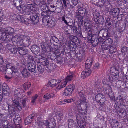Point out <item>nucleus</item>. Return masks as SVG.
Returning a JSON list of instances; mask_svg holds the SVG:
<instances>
[{
    "instance_id": "1",
    "label": "nucleus",
    "mask_w": 128,
    "mask_h": 128,
    "mask_svg": "<svg viewBox=\"0 0 128 128\" xmlns=\"http://www.w3.org/2000/svg\"><path fill=\"white\" fill-rule=\"evenodd\" d=\"M80 99L76 103L77 107V111L76 112L77 122L80 128H84L86 127L85 122L83 120H80L81 118H84L87 112L86 110L82 108L84 105L86 104V98L84 96V91L82 90L80 92L78 91Z\"/></svg>"
},
{
    "instance_id": "2",
    "label": "nucleus",
    "mask_w": 128,
    "mask_h": 128,
    "mask_svg": "<svg viewBox=\"0 0 128 128\" xmlns=\"http://www.w3.org/2000/svg\"><path fill=\"white\" fill-rule=\"evenodd\" d=\"M36 122L38 125V128H54L55 126L54 123H50L47 120H42L40 118H38Z\"/></svg>"
},
{
    "instance_id": "3",
    "label": "nucleus",
    "mask_w": 128,
    "mask_h": 128,
    "mask_svg": "<svg viewBox=\"0 0 128 128\" xmlns=\"http://www.w3.org/2000/svg\"><path fill=\"white\" fill-rule=\"evenodd\" d=\"M92 60L90 58L88 59L86 61V67L88 69H85L81 73V77L82 79H84L90 75L91 73V71L89 68L90 67L92 64Z\"/></svg>"
},
{
    "instance_id": "4",
    "label": "nucleus",
    "mask_w": 128,
    "mask_h": 128,
    "mask_svg": "<svg viewBox=\"0 0 128 128\" xmlns=\"http://www.w3.org/2000/svg\"><path fill=\"white\" fill-rule=\"evenodd\" d=\"M20 11L22 12L25 14H33L34 12L33 8H34V6L32 4H29L25 5L20 6Z\"/></svg>"
},
{
    "instance_id": "5",
    "label": "nucleus",
    "mask_w": 128,
    "mask_h": 128,
    "mask_svg": "<svg viewBox=\"0 0 128 128\" xmlns=\"http://www.w3.org/2000/svg\"><path fill=\"white\" fill-rule=\"evenodd\" d=\"M0 69L1 71H5L9 74H14L16 72V68L12 66L11 64H6V66H2L0 67Z\"/></svg>"
},
{
    "instance_id": "6",
    "label": "nucleus",
    "mask_w": 128,
    "mask_h": 128,
    "mask_svg": "<svg viewBox=\"0 0 128 128\" xmlns=\"http://www.w3.org/2000/svg\"><path fill=\"white\" fill-rule=\"evenodd\" d=\"M46 6L48 9L51 11H54L56 8V6L54 5L55 4H62L61 0H48Z\"/></svg>"
},
{
    "instance_id": "7",
    "label": "nucleus",
    "mask_w": 128,
    "mask_h": 128,
    "mask_svg": "<svg viewBox=\"0 0 128 128\" xmlns=\"http://www.w3.org/2000/svg\"><path fill=\"white\" fill-rule=\"evenodd\" d=\"M30 38L26 36H24L20 34L16 35L15 36L12 38V41L14 40V42H23L22 40H26L28 41L29 40Z\"/></svg>"
},
{
    "instance_id": "8",
    "label": "nucleus",
    "mask_w": 128,
    "mask_h": 128,
    "mask_svg": "<svg viewBox=\"0 0 128 128\" xmlns=\"http://www.w3.org/2000/svg\"><path fill=\"white\" fill-rule=\"evenodd\" d=\"M74 85L73 84L70 85L66 88L64 92V94L66 96H67L70 94L72 91L74 89Z\"/></svg>"
},
{
    "instance_id": "9",
    "label": "nucleus",
    "mask_w": 128,
    "mask_h": 128,
    "mask_svg": "<svg viewBox=\"0 0 128 128\" xmlns=\"http://www.w3.org/2000/svg\"><path fill=\"white\" fill-rule=\"evenodd\" d=\"M57 89L60 90L62 88L64 87L66 85L67 83L66 81L64 80H57Z\"/></svg>"
},
{
    "instance_id": "10",
    "label": "nucleus",
    "mask_w": 128,
    "mask_h": 128,
    "mask_svg": "<svg viewBox=\"0 0 128 128\" xmlns=\"http://www.w3.org/2000/svg\"><path fill=\"white\" fill-rule=\"evenodd\" d=\"M39 17L38 15L35 14L33 16H30V20L33 24H35L39 21Z\"/></svg>"
},
{
    "instance_id": "11",
    "label": "nucleus",
    "mask_w": 128,
    "mask_h": 128,
    "mask_svg": "<svg viewBox=\"0 0 128 128\" xmlns=\"http://www.w3.org/2000/svg\"><path fill=\"white\" fill-rule=\"evenodd\" d=\"M4 88L2 89V92L3 94L6 96L8 95L10 93V90L6 84H3Z\"/></svg>"
},
{
    "instance_id": "12",
    "label": "nucleus",
    "mask_w": 128,
    "mask_h": 128,
    "mask_svg": "<svg viewBox=\"0 0 128 128\" xmlns=\"http://www.w3.org/2000/svg\"><path fill=\"white\" fill-rule=\"evenodd\" d=\"M34 2L36 5L39 6L41 7L43 6L44 7V8H45V5L46 6L47 2L46 3L44 0H34Z\"/></svg>"
},
{
    "instance_id": "13",
    "label": "nucleus",
    "mask_w": 128,
    "mask_h": 128,
    "mask_svg": "<svg viewBox=\"0 0 128 128\" xmlns=\"http://www.w3.org/2000/svg\"><path fill=\"white\" fill-rule=\"evenodd\" d=\"M18 49L19 53L21 55H26L28 52V50L25 47H19Z\"/></svg>"
},
{
    "instance_id": "14",
    "label": "nucleus",
    "mask_w": 128,
    "mask_h": 128,
    "mask_svg": "<svg viewBox=\"0 0 128 128\" xmlns=\"http://www.w3.org/2000/svg\"><path fill=\"white\" fill-rule=\"evenodd\" d=\"M68 128H76L77 127L75 122L71 119L68 121Z\"/></svg>"
},
{
    "instance_id": "15",
    "label": "nucleus",
    "mask_w": 128,
    "mask_h": 128,
    "mask_svg": "<svg viewBox=\"0 0 128 128\" xmlns=\"http://www.w3.org/2000/svg\"><path fill=\"white\" fill-rule=\"evenodd\" d=\"M120 9L118 8H113L110 10V13L113 16H115L119 14Z\"/></svg>"
},
{
    "instance_id": "16",
    "label": "nucleus",
    "mask_w": 128,
    "mask_h": 128,
    "mask_svg": "<svg viewBox=\"0 0 128 128\" xmlns=\"http://www.w3.org/2000/svg\"><path fill=\"white\" fill-rule=\"evenodd\" d=\"M57 80L53 79L50 80L48 83L47 86L48 87H54L57 85Z\"/></svg>"
},
{
    "instance_id": "17",
    "label": "nucleus",
    "mask_w": 128,
    "mask_h": 128,
    "mask_svg": "<svg viewBox=\"0 0 128 128\" xmlns=\"http://www.w3.org/2000/svg\"><path fill=\"white\" fill-rule=\"evenodd\" d=\"M14 31V30L13 28L9 27L3 30L2 32H4L5 34H8V35H11L12 34Z\"/></svg>"
},
{
    "instance_id": "18",
    "label": "nucleus",
    "mask_w": 128,
    "mask_h": 128,
    "mask_svg": "<svg viewBox=\"0 0 128 128\" xmlns=\"http://www.w3.org/2000/svg\"><path fill=\"white\" fill-rule=\"evenodd\" d=\"M28 70L32 72H34L36 68V64L30 62L28 64Z\"/></svg>"
},
{
    "instance_id": "19",
    "label": "nucleus",
    "mask_w": 128,
    "mask_h": 128,
    "mask_svg": "<svg viewBox=\"0 0 128 128\" xmlns=\"http://www.w3.org/2000/svg\"><path fill=\"white\" fill-rule=\"evenodd\" d=\"M41 46L42 49L46 52H47L50 50L48 45L46 43L42 42L41 44Z\"/></svg>"
},
{
    "instance_id": "20",
    "label": "nucleus",
    "mask_w": 128,
    "mask_h": 128,
    "mask_svg": "<svg viewBox=\"0 0 128 128\" xmlns=\"http://www.w3.org/2000/svg\"><path fill=\"white\" fill-rule=\"evenodd\" d=\"M8 49L12 53H15L17 52L18 48L15 46H12L8 47Z\"/></svg>"
},
{
    "instance_id": "21",
    "label": "nucleus",
    "mask_w": 128,
    "mask_h": 128,
    "mask_svg": "<svg viewBox=\"0 0 128 128\" xmlns=\"http://www.w3.org/2000/svg\"><path fill=\"white\" fill-rule=\"evenodd\" d=\"M12 106V108H14L15 107L20 110H21L22 109L21 107L18 102L15 100H13Z\"/></svg>"
},
{
    "instance_id": "22",
    "label": "nucleus",
    "mask_w": 128,
    "mask_h": 128,
    "mask_svg": "<svg viewBox=\"0 0 128 128\" xmlns=\"http://www.w3.org/2000/svg\"><path fill=\"white\" fill-rule=\"evenodd\" d=\"M74 76V73L71 72L70 74L68 75L65 79L64 80H65L66 83H67L68 82L71 81L72 80Z\"/></svg>"
},
{
    "instance_id": "23",
    "label": "nucleus",
    "mask_w": 128,
    "mask_h": 128,
    "mask_svg": "<svg viewBox=\"0 0 128 128\" xmlns=\"http://www.w3.org/2000/svg\"><path fill=\"white\" fill-rule=\"evenodd\" d=\"M33 116H28L24 120V123L25 124H29L32 120Z\"/></svg>"
},
{
    "instance_id": "24",
    "label": "nucleus",
    "mask_w": 128,
    "mask_h": 128,
    "mask_svg": "<svg viewBox=\"0 0 128 128\" xmlns=\"http://www.w3.org/2000/svg\"><path fill=\"white\" fill-rule=\"evenodd\" d=\"M22 74L24 77H28L30 74L28 70L26 68H24L22 72Z\"/></svg>"
},
{
    "instance_id": "25",
    "label": "nucleus",
    "mask_w": 128,
    "mask_h": 128,
    "mask_svg": "<svg viewBox=\"0 0 128 128\" xmlns=\"http://www.w3.org/2000/svg\"><path fill=\"white\" fill-rule=\"evenodd\" d=\"M54 96V95L52 93H47L44 95V98L48 100L51 98H53Z\"/></svg>"
},
{
    "instance_id": "26",
    "label": "nucleus",
    "mask_w": 128,
    "mask_h": 128,
    "mask_svg": "<svg viewBox=\"0 0 128 128\" xmlns=\"http://www.w3.org/2000/svg\"><path fill=\"white\" fill-rule=\"evenodd\" d=\"M14 121L16 124L18 125L20 123V116L18 115L15 116Z\"/></svg>"
},
{
    "instance_id": "27",
    "label": "nucleus",
    "mask_w": 128,
    "mask_h": 128,
    "mask_svg": "<svg viewBox=\"0 0 128 128\" xmlns=\"http://www.w3.org/2000/svg\"><path fill=\"white\" fill-rule=\"evenodd\" d=\"M41 15L43 16L42 21L44 22L47 20L46 18H48V16L47 15V12L46 11L42 12L41 13Z\"/></svg>"
},
{
    "instance_id": "28",
    "label": "nucleus",
    "mask_w": 128,
    "mask_h": 128,
    "mask_svg": "<svg viewBox=\"0 0 128 128\" xmlns=\"http://www.w3.org/2000/svg\"><path fill=\"white\" fill-rule=\"evenodd\" d=\"M2 35L1 36V37L3 39H4L6 40H9V36L8 35V34H5L4 32H2Z\"/></svg>"
},
{
    "instance_id": "29",
    "label": "nucleus",
    "mask_w": 128,
    "mask_h": 128,
    "mask_svg": "<svg viewBox=\"0 0 128 128\" xmlns=\"http://www.w3.org/2000/svg\"><path fill=\"white\" fill-rule=\"evenodd\" d=\"M16 0V2L14 3V4L18 8H19L18 7L19 6L20 9H18L20 10V6L21 5L22 6L24 5H21V4L22 3V1L21 0Z\"/></svg>"
},
{
    "instance_id": "30",
    "label": "nucleus",
    "mask_w": 128,
    "mask_h": 128,
    "mask_svg": "<svg viewBox=\"0 0 128 128\" xmlns=\"http://www.w3.org/2000/svg\"><path fill=\"white\" fill-rule=\"evenodd\" d=\"M93 37L91 33H90V34L88 33L86 38L87 40L89 42H90L92 41H94V39H93Z\"/></svg>"
},
{
    "instance_id": "31",
    "label": "nucleus",
    "mask_w": 128,
    "mask_h": 128,
    "mask_svg": "<svg viewBox=\"0 0 128 128\" xmlns=\"http://www.w3.org/2000/svg\"><path fill=\"white\" fill-rule=\"evenodd\" d=\"M31 83L30 82H26L24 83L23 86L25 90L28 89L30 86Z\"/></svg>"
},
{
    "instance_id": "32",
    "label": "nucleus",
    "mask_w": 128,
    "mask_h": 128,
    "mask_svg": "<svg viewBox=\"0 0 128 128\" xmlns=\"http://www.w3.org/2000/svg\"><path fill=\"white\" fill-rule=\"evenodd\" d=\"M47 23L48 25L50 27H52L55 25L54 21L52 20H51L50 21L49 20H48L47 22Z\"/></svg>"
},
{
    "instance_id": "33",
    "label": "nucleus",
    "mask_w": 128,
    "mask_h": 128,
    "mask_svg": "<svg viewBox=\"0 0 128 128\" xmlns=\"http://www.w3.org/2000/svg\"><path fill=\"white\" fill-rule=\"evenodd\" d=\"M38 95L37 94H36L32 96L31 99V102L33 104L35 103L38 98Z\"/></svg>"
},
{
    "instance_id": "34",
    "label": "nucleus",
    "mask_w": 128,
    "mask_h": 128,
    "mask_svg": "<svg viewBox=\"0 0 128 128\" xmlns=\"http://www.w3.org/2000/svg\"><path fill=\"white\" fill-rule=\"evenodd\" d=\"M112 39L110 38H108L107 40H106L103 42L110 46L112 43Z\"/></svg>"
},
{
    "instance_id": "35",
    "label": "nucleus",
    "mask_w": 128,
    "mask_h": 128,
    "mask_svg": "<svg viewBox=\"0 0 128 128\" xmlns=\"http://www.w3.org/2000/svg\"><path fill=\"white\" fill-rule=\"evenodd\" d=\"M104 96H103L102 94H98L96 96L95 98L96 100L100 101L101 100V99L102 98H104Z\"/></svg>"
},
{
    "instance_id": "36",
    "label": "nucleus",
    "mask_w": 128,
    "mask_h": 128,
    "mask_svg": "<svg viewBox=\"0 0 128 128\" xmlns=\"http://www.w3.org/2000/svg\"><path fill=\"white\" fill-rule=\"evenodd\" d=\"M110 46L107 45V44H105L103 42L101 46V48L102 50H106L108 49Z\"/></svg>"
},
{
    "instance_id": "37",
    "label": "nucleus",
    "mask_w": 128,
    "mask_h": 128,
    "mask_svg": "<svg viewBox=\"0 0 128 128\" xmlns=\"http://www.w3.org/2000/svg\"><path fill=\"white\" fill-rule=\"evenodd\" d=\"M121 51L122 53H124L125 54H128V48L126 47H123L121 49Z\"/></svg>"
},
{
    "instance_id": "38",
    "label": "nucleus",
    "mask_w": 128,
    "mask_h": 128,
    "mask_svg": "<svg viewBox=\"0 0 128 128\" xmlns=\"http://www.w3.org/2000/svg\"><path fill=\"white\" fill-rule=\"evenodd\" d=\"M17 19L19 21L22 22H25V20L24 18L21 15L18 16L17 17Z\"/></svg>"
},
{
    "instance_id": "39",
    "label": "nucleus",
    "mask_w": 128,
    "mask_h": 128,
    "mask_svg": "<svg viewBox=\"0 0 128 128\" xmlns=\"http://www.w3.org/2000/svg\"><path fill=\"white\" fill-rule=\"evenodd\" d=\"M68 18L66 17V18L65 17L63 16H62V17L60 18V19L62 21H63L68 26H69V25L68 24V22H67V19H68Z\"/></svg>"
},
{
    "instance_id": "40",
    "label": "nucleus",
    "mask_w": 128,
    "mask_h": 128,
    "mask_svg": "<svg viewBox=\"0 0 128 128\" xmlns=\"http://www.w3.org/2000/svg\"><path fill=\"white\" fill-rule=\"evenodd\" d=\"M38 73L40 74H42L44 72V69L42 68L41 66H39L37 68Z\"/></svg>"
},
{
    "instance_id": "41",
    "label": "nucleus",
    "mask_w": 128,
    "mask_h": 128,
    "mask_svg": "<svg viewBox=\"0 0 128 128\" xmlns=\"http://www.w3.org/2000/svg\"><path fill=\"white\" fill-rule=\"evenodd\" d=\"M109 50L110 53L112 54L114 53L116 51V50L115 48L111 46Z\"/></svg>"
},
{
    "instance_id": "42",
    "label": "nucleus",
    "mask_w": 128,
    "mask_h": 128,
    "mask_svg": "<svg viewBox=\"0 0 128 128\" xmlns=\"http://www.w3.org/2000/svg\"><path fill=\"white\" fill-rule=\"evenodd\" d=\"M32 49H33V50L34 52H38L39 50V49L38 47L37 46H36L34 45L32 46Z\"/></svg>"
},
{
    "instance_id": "43",
    "label": "nucleus",
    "mask_w": 128,
    "mask_h": 128,
    "mask_svg": "<svg viewBox=\"0 0 128 128\" xmlns=\"http://www.w3.org/2000/svg\"><path fill=\"white\" fill-rule=\"evenodd\" d=\"M8 124V122L7 120H4L2 123V126L5 127H6Z\"/></svg>"
},
{
    "instance_id": "44",
    "label": "nucleus",
    "mask_w": 128,
    "mask_h": 128,
    "mask_svg": "<svg viewBox=\"0 0 128 128\" xmlns=\"http://www.w3.org/2000/svg\"><path fill=\"white\" fill-rule=\"evenodd\" d=\"M75 100L74 98H72L71 99H65L64 101L66 103H69L72 102H74Z\"/></svg>"
},
{
    "instance_id": "45",
    "label": "nucleus",
    "mask_w": 128,
    "mask_h": 128,
    "mask_svg": "<svg viewBox=\"0 0 128 128\" xmlns=\"http://www.w3.org/2000/svg\"><path fill=\"white\" fill-rule=\"evenodd\" d=\"M58 117L59 120H61L63 117V113L61 112H59Z\"/></svg>"
},
{
    "instance_id": "46",
    "label": "nucleus",
    "mask_w": 128,
    "mask_h": 128,
    "mask_svg": "<svg viewBox=\"0 0 128 128\" xmlns=\"http://www.w3.org/2000/svg\"><path fill=\"white\" fill-rule=\"evenodd\" d=\"M63 4L64 5V6L65 7V8H66L69 6L70 4L69 1L68 0H66V1L63 2Z\"/></svg>"
},
{
    "instance_id": "47",
    "label": "nucleus",
    "mask_w": 128,
    "mask_h": 128,
    "mask_svg": "<svg viewBox=\"0 0 128 128\" xmlns=\"http://www.w3.org/2000/svg\"><path fill=\"white\" fill-rule=\"evenodd\" d=\"M21 102L22 103V105L23 107H24L26 106V100L24 99H21L20 100Z\"/></svg>"
},
{
    "instance_id": "48",
    "label": "nucleus",
    "mask_w": 128,
    "mask_h": 128,
    "mask_svg": "<svg viewBox=\"0 0 128 128\" xmlns=\"http://www.w3.org/2000/svg\"><path fill=\"white\" fill-rule=\"evenodd\" d=\"M4 63L3 57L0 55V66L2 65Z\"/></svg>"
},
{
    "instance_id": "49",
    "label": "nucleus",
    "mask_w": 128,
    "mask_h": 128,
    "mask_svg": "<svg viewBox=\"0 0 128 128\" xmlns=\"http://www.w3.org/2000/svg\"><path fill=\"white\" fill-rule=\"evenodd\" d=\"M74 6H76L79 0H71Z\"/></svg>"
},
{
    "instance_id": "50",
    "label": "nucleus",
    "mask_w": 128,
    "mask_h": 128,
    "mask_svg": "<svg viewBox=\"0 0 128 128\" xmlns=\"http://www.w3.org/2000/svg\"><path fill=\"white\" fill-rule=\"evenodd\" d=\"M20 89H17L14 90V94L16 95L17 96H18V95L20 93Z\"/></svg>"
},
{
    "instance_id": "51",
    "label": "nucleus",
    "mask_w": 128,
    "mask_h": 128,
    "mask_svg": "<svg viewBox=\"0 0 128 128\" xmlns=\"http://www.w3.org/2000/svg\"><path fill=\"white\" fill-rule=\"evenodd\" d=\"M70 26L71 29L73 30L74 32V31H77V27H76L74 25H71Z\"/></svg>"
},
{
    "instance_id": "52",
    "label": "nucleus",
    "mask_w": 128,
    "mask_h": 128,
    "mask_svg": "<svg viewBox=\"0 0 128 128\" xmlns=\"http://www.w3.org/2000/svg\"><path fill=\"white\" fill-rule=\"evenodd\" d=\"M76 15L78 16L79 18H82L83 16V15H82L81 14H80V12L78 11L76 12Z\"/></svg>"
},
{
    "instance_id": "53",
    "label": "nucleus",
    "mask_w": 128,
    "mask_h": 128,
    "mask_svg": "<svg viewBox=\"0 0 128 128\" xmlns=\"http://www.w3.org/2000/svg\"><path fill=\"white\" fill-rule=\"evenodd\" d=\"M49 63V62L48 60H46L44 62H43L42 64L44 66H46L48 65Z\"/></svg>"
},
{
    "instance_id": "54",
    "label": "nucleus",
    "mask_w": 128,
    "mask_h": 128,
    "mask_svg": "<svg viewBox=\"0 0 128 128\" xmlns=\"http://www.w3.org/2000/svg\"><path fill=\"white\" fill-rule=\"evenodd\" d=\"M3 84H3V83H0V92H2V88H4V86H3Z\"/></svg>"
},
{
    "instance_id": "55",
    "label": "nucleus",
    "mask_w": 128,
    "mask_h": 128,
    "mask_svg": "<svg viewBox=\"0 0 128 128\" xmlns=\"http://www.w3.org/2000/svg\"><path fill=\"white\" fill-rule=\"evenodd\" d=\"M112 121L115 124H116L117 126H118V122L116 120L114 119H113L112 120Z\"/></svg>"
},
{
    "instance_id": "56",
    "label": "nucleus",
    "mask_w": 128,
    "mask_h": 128,
    "mask_svg": "<svg viewBox=\"0 0 128 128\" xmlns=\"http://www.w3.org/2000/svg\"><path fill=\"white\" fill-rule=\"evenodd\" d=\"M65 104L66 102L64 101V100H63L60 101L59 102V104Z\"/></svg>"
},
{
    "instance_id": "57",
    "label": "nucleus",
    "mask_w": 128,
    "mask_h": 128,
    "mask_svg": "<svg viewBox=\"0 0 128 128\" xmlns=\"http://www.w3.org/2000/svg\"><path fill=\"white\" fill-rule=\"evenodd\" d=\"M99 64L98 63H96L94 65V67L95 68H98L99 67Z\"/></svg>"
},
{
    "instance_id": "58",
    "label": "nucleus",
    "mask_w": 128,
    "mask_h": 128,
    "mask_svg": "<svg viewBox=\"0 0 128 128\" xmlns=\"http://www.w3.org/2000/svg\"><path fill=\"white\" fill-rule=\"evenodd\" d=\"M98 40L99 42H102L104 41V39L102 37H100L98 39Z\"/></svg>"
},
{
    "instance_id": "59",
    "label": "nucleus",
    "mask_w": 128,
    "mask_h": 128,
    "mask_svg": "<svg viewBox=\"0 0 128 128\" xmlns=\"http://www.w3.org/2000/svg\"><path fill=\"white\" fill-rule=\"evenodd\" d=\"M86 12V9H85L84 10H81L80 12V14H81L82 15H83V14H85V13Z\"/></svg>"
},
{
    "instance_id": "60",
    "label": "nucleus",
    "mask_w": 128,
    "mask_h": 128,
    "mask_svg": "<svg viewBox=\"0 0 128 128\" xmlns=\"http://www.w3.org/2000/svg\"><path fill=\"white\" fill-rule=\"evenodd\" d=\"M84 10L85 8L82 7H80L78 8V11L80 12L81 10Z\"/></svg>"
},
{
    "instance_id": "61",
    "label": "nucleus",
    "mask_w": 128,
    "mask_h": 128,
    "mask_svg": "<svg viewBox=\"0 0 128 128\" xmlns=\"http://www.w3.org/2000/svg\"><path fill=\"white\" fill-rule=\"evenodd\" d=\"M3 98V95H1V94H0V102L2 101V99Z\"/></svg>"
},
{
    "instance_id": "62",
    "label": "nucleus",
    "mask_w": 128,
    "mask_h": 128,
    "mask_svg": "<svg viewBox=\"0 0 128 128\" xmlns=\"http://www.w3.org/2000/svg\"><path fill=\"white\" fill-rule=\"evenodd\" d=\"M71 43V41H69L68 42V46H69V47H70L71 46V44L70 43Z\"/></svg>"
},
{
    "instance_id": "63",
    "label": "nucleus",
    "mask_w": 128,
    "mask_h": 128,
    "mask_svg": "<svg viewBox=\"0 0 128 128\" xmlns=\"http://www.w3.org/2000/svg\"><path fill=\"white\" fill-rule=\"evenodd\" d=\"M28 95H30L32 93L30 92H28L27 93Z\"/></svg>"
},
{
    "instance_id": "64",
    "label": "nucleus",
    "mask_w": 128,
    "mask_h": 128,
    "mask_svg": "<svg viewBox=\"0 0 128 128\" xmlns=\"http://www.w3.org/2000/svg\"><path fill=\"white\" fill-rule=\"evenodd\" d=\"M5 78H9V79H10V78L9 77H8V76H5Z\"/></svg>"
}]
</instances>
